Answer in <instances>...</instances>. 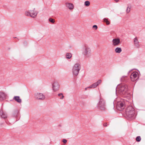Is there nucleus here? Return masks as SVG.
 <instances>
[{"instance_id":"32","label":"nucleus","mask_w":145,"mask_h":145,"mask_svg":"<svg viewBox=\"0 0 145 145\" xmlns=\"http://www.w3.org/2000/svg\"><path fill=\"white\" fill-rule=\"evenodd\" d=\"M104 126L105 127H107L108 126V125L106 123H105L103 124Z\"/></svg>"},{"instance_id":"30","label":"nucleus","mask_w":145,"mask_h":145,"mask_svg":"<svg viewBox=\"0 0 145 145\" xmlns=\"http://www.w3.org/2000/svg\"><path fill=\"white\" fill-rule=\"evenodd\" d=\"M93 28L95 29V30H96L97 29V25H94L93 26Z\"/></svg>"},{"instance_id":"20","label":"nucleus","mask_w":145,"mask_h":145,"mask_svg":"<svg viewBox=\"0 0 145 145\" xmlns=\"http://www.w3.org/2000/svg\"><path fill=\"white\" fill-rule=\"evenodd\" d=\"M127 77L126 76H123L121 78V81L122 82H126L127 80Z\"/></svg>"},{"instance_id":"28","label":"nucleus","mask_w":145,"mask_h":145,"mask_svg":"<svg viewBox=\"0 0 145 145\" xmlns=\"http://www.w3.org/2000/svg\"><path fill=\"white\" fill-rule=\"evenodd\" d=\"M58 95L59 96H60L61 95H62L61 97L60 98V99H62L64 97V96L63 95V94L62 93H59L58 94Z\"/></svg>"},{"instance_id":"1","label":"nucleus","mask_w":145,"mask_h":145,"mask_svg":"<svg viewBox=\"0 0 145 145\" xmlns=\"http://www.w3.org/2000/svg\"><path fill=\"white\" fill-rule=\"evenodd\" d=\"M82 54L86 58L91 57L92 55V51L91 48L88 45H85L82 49Z\"/></svg>"},{"instance_id":"26","label":"nucleus","mask_w":145,"mask_h":145,"mask_svg":"<svg viewBox=\"0 0 145 145\" xmlns=\"http://www.w3.org/2000/svg\"><path fill=\"white\" fill-rule=\"evenodd\" d=\"M131 7H129V6H128L126 10V12L127 13H129L131 9Z\"/></svg>"},{"instance_id":"31","label":"nucleus","mask_w":145,"mask_h":145,"mask_svg":"<svg viewBox=\"0 0 145 145\" xmlns=\"http://www.w3.org/2000/svg\"><path fill=\"white\" fill-rule=\"evenodd\" d=\"M63 142L65 143L67 142V140L66 139H63Z\"/></svg>"},{"instance_id":"9","label":"nucleus","mask_w":145,"mask_h":145,"mask_svg":"<svg viewBox=\"0 0 145 145\" xmlns=\"http://www.w3.org/2000/svg\"><path fill=\"white\" fill-rule=\"evenodd\" d=\"M112 44L114 46H118L120 43V40L119 38L113 39L112 40Z\"/></svg>"},{"instance_id":"2","label":"nucleus","mask_w":145,"mask_h":145,"mask_svg":"<svg viewBox=\"0 0 145 145\" xmlns=\"http://www.w3.org/2000/svg\"><path fill=\"white\" fill-rule=\"evenodd\" d=\"M117 89L120 93L125 94L127 91V86L124 84H120L118 86Z\"/></svg>"},{"instance_id":"5","label":"nucleus","mask_w":145,"mask_h":145,"mask_svg":"<svg viewBox=\"0 0 145 145\" xmlns=\"http://www.w3.org/2000/svg\"><path fill=\"white\" fill-rule=\"evenodd\" d=\"M125 107V103L124 102H118L116 105V108L117 109L120 111L122 110Z\"/></svg>"},{"instance_id":"33","label":"nucleus","mask_w":145,"mask_h":145,"mask_svg":"<svg viewBox=\"0 0 145 145\" xmlns=\"http://www.w3.org/2000/svg\"><path fill=\"white\" fill-rule=\"evenodd\" d=\"M88 88H93V87L92 86V84L91 85V86H89L88 87Z\"/></svg>"},{"instance_id":"10","label":"nucleus","mask_w":145,"mask_h":145,"mask_svg":"<svg viewBox=\"0 0 145 145\" xmlns=\"http://www.w3.org/2000/svg\"><path fill=\"white\" fill-rule=\"evenodd\" d=\"M135 111L130 112H129L126 113V116L132 119H134L135 118Z\"/></svg>"},{"instance_id":"25","label":"nucleus","mask_w":145,"mask_h":145,"mask_svg":"<svg viewBox=\"0 0 145 145\" xmlns=\"http://www.w3.org/2000/svg\"><path fill=\"white\" fill-rule=\"evenodd\" d=\"M84 5L87 7L89 6L90 5V2L88 1H86L84 2Z\"/></svg>"},{"instance_id":"13","label":"nucleus","mask_w":145,"mask_h":145,"mask_svg":"<svg viewBox=\"0 0 145 145\" xmlns=\"http://www.w3.org/2000/svg\"><path fill=\"white\" fill-rule=\"evenodd\" d=\"M30 17L33 18H35L37 15V13L34 10H30Z\"/></svg>"},{"instance_id":"8","label":"nucleus","mask_w":145,"mask_h":145,"mask_svg":"<svg viewBox=\"0 0 145 145\" xmlns=\"http://www.w3.org/2000/svg\"><path fill=\"white\" fill-rule=\"evenodd\" d=\"M138 73L137 72H134L132 73L131 76V80L133 81H134L137 80Z\"/></svg>"},{"instance_id":"6","label":"nucleus","mask_w":145,"mask_h":145,"mask_svg":"<svg viewBox=\"0 0 145 145\" xmlns=\"http://www.w3.org/2000/svg\"><path fill=\"white\" fill-rule=\"evenodd\" d=\"M52 89L54 91H58L59 88V85L57 81H54L52 83Z\"/></svg>"},{"instance_id":"27","label":"nucleus","mask_w":145,"mask_h":145,"mask_svg":"<svg viewBox=\"0 0 145 145\" xmlns=\"http://www.w3.org/2000/svg\"><path fill=\"white\" fill-rule=\"evenodd\" d=\"M136 141L138 142H139L141 140V138L140 137V136H137L136 137Z\"/></svg>"},{"instance_id":"21","label":"nucleus","mask_w":145,"mask_h":145,"mask_svg":"<svg viewBox=\"0 0 145 145\" xmlns=\"http://www.w3.org/2000/svg\"><path fill=\"white\" fill-rule=\"evenodd\" d=\"M122 50L121 48L117 47L116 48L115 51L116 53H120L121 52Z\"/></svg>"},{"instance_id":"23","label":"nucleus","mask_w":145,"mask_h":145,"mask_svg":"<svg viewBox=\"0 0 145 145\" xmlns=\"http://www.w3.org/2000/svg\"><path fill=\"white\" fill-rule=\"evenodd\" d=\"M30 10H27L25 12V14L26 16H30Z\"/></svg>"},{"instance_id":"7","label":"nucleus","mask_w":145,"mask_h":145,"mask_svg":"<svg viewBox=\"0 0 145 145\" xmlns=\"http://www.w3.org/2000/svg\"><path fill=\"white\" fill-rule=\"evenodd\" d=\"M35 97L38 99L44 100L45 99V96L43 94L37 93L35 94Z\"/></svg>"},{"instance_id":"17","label":"nucleus","mask_w":145,"mask_h":145,"mask_svg":"<svg viewBox=\"0 0 145 145\" xmlns=\"http://www.w3.org/2000/svg\"><path fill=\"white\" fill-rule=\"evenodd\" d=\"M13 99L18 103H20L22 102V100L20 99V97L19 96H14Z\"/></svg>"},{"instance_id":"34","label":"nucleus","mask_w":145,"mask_h":145,"mask_svg":"<svg viewBox=\"0 0 145 145\" xmlns=\"http://www.w3.org/2000/svg\"><path fill=\"white\" fill-rule=\"evenodd\" d=\"M115 1L116 2H118L119 1V0H115Z\"/></svg>"},{"instance_id":"3","label":"nucleus","mask_w":145,"mask_h":145,"mask_svg":"<svg viewBox=\"0 0 145 145\" xmlns=\"http://www.w3.org/2000/svg\"><path fill=\"white\" fill-rule=\"evenodd\" d=\"M81 69V66L79 63L75 64L72 67V74L75 76L78 75Z\"/></svg>"},{"instance_id":"11","label":"nucleus","mask_w":145,"mask_h":145,"mask_svg":"<svg viewBox=\"0 0 145 145\" xmlns=\"http://www.w3.org/2000/svg\"><path fill=\"white\" fill-rule=\"evenodd\" d=\"M0 116L1 118L5 119L7 117L6 113L2 109L0 110Z\"/></svg>"},{"instance_id":"19","label":"nucleus","mask_w":145,"mask_h":145,"mask_svg":"<svg viewBox=\"0 0 145 145\" xmlns=\"http://www.w3.org/2000/svg\"><path fill=\"white\" fill-rule=\"evenodd\" d=\"M19 111L17 110H16L13 112V116L14 117H16L18 116Z\"/></svg>"},{"instance_id":"14","label":"nucleus","mask_w":145,"mask_h":145,"mask_svg":"<svg viewBox=\"0 0 145 145\" xmlns=\"http://www.w3.org/2000/svg\"><path fill=\"white\" fill-rule=\"evenodd\" d=\"M6 95L4 93L0 92V100H3L5 99Z\"/></svg>"},{"instance_id":"22","label":"nucleus","mask_w":145,"mask_h":145,"mask_svg":"<svg viewBox=\"0 0 145 145\" xmlns=\"http://www.w3.org/2000/svg\"><path fill=\"white\" fill-rule=\"evenodd\" d=\"M66 58L67 59H70L72 57V54L70 53H67L66 54Z\"/></svg>"},{"instance_id":"24","label":"nucleus","mask_w":145,"mask_h":145,"mask_svg":"<svg viewBox=\"0 0 145 145\" xmlns=\"http://www.w3.org/2000/svg\"><path fill=\"white\" fill-rule=\"evenodd\" d=\"M103 21L105 22L107 25H109L110 24V22L108 20V19L105 18L103 19Z\"/></svg>"},{"instance_id":"12","label":"nucleus","mask_w":145,"mask_h":145,"mask_svg":"<svg viewBox=\"0 0 145 145\" xmlns=\"http://www.w3.org/2000/svg\"><path fill=\"white\" fill-rule=\"evenodd\" d=\"M134 42L135 46L137 48H139L140 47L139 44V42L138 40V39L137 37H135L134 39Z\"/></svg>"},{"instance_id":"18","label":"nucleus","mask_w":145,"mask_h":145,"mask_svg":"<svg viewBox=\"0 0 145 145\" xmlns=\"http://www.w3.org/2000/svg\"><path fill=\"white\" fill-rule=\"evenodd\" d=\"M101 82V80H99L97 82L93 84L92 85L93 87V88H96L98 86L99 84H100Z\"/></svg>"},{"instance_id":"15","label":"nucleus","mask_w":145,"mask_h":145,"mask_svg":"<svg viewBox=\"0 0 145 145\" xmlns=\"http://www.w3.org/2000/svg\"><path fill=\"white\" fill-rule=\"evenodd\" d=\"M135 111L134 108L131 106H129L126 109V113L129 112Z\"/></svg>"},{"instance_id":"29","label":"nucleus","mask_w":145,"mask_h":145,"mask_svg":"<svg viewBox=\"0 0 145 145\" xmlns=\"http://www.w3.org/2000/svg\"><path fill=\"white\" fill-rule=\"evenodd\" d=\"M49 21L50 22H51L52 23H54V19H52L51 18H49Z\"/></svg>"},{"instance_id":"16","label":"nucleus","mask_w":145,"mask_h":145,"mask_svg":"<svg viewBox=\"0 0 145 145\" xmlns=\"http://www.w3.org/2000/svg\"><path fill=\"white\" fill-rule=\"evenodd\" d=\"M65 5L70 10L74 8V5L72 3H66Z\"/></svg>"},{"instance_id":"35","label":"nucleus","mask_w":145,"mask_h":145,"mask_svg":"<svg viewBox=\"0 0 145 145\" xmlns=\"http://www.w3.org/2000/svg\"><path fill=\"white\" fill-rule=\"evenodd\" d=\"M87 89V88H86L85 89V90H86V89Z\"/></svg>"},{"instance_id":"4","label":"nucleus","mask_w":145,"mask_h":145,"mask_svg":"<svg viewBox=\"0 0 145 145\" xmlns=\"http://www.w3.org/2000/svg\"><path fill=\"white\" fill-rule=\"evenodd\" d=\"M98 106L101 110H105L106 109L105 101L102 99H101L98 103Z\"/></svg>"}]
</instances>
